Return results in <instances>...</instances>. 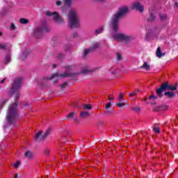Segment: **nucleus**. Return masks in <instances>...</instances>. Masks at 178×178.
Returning <instances> with one entry per match:
<instances>
[{
  "instance_id": "603ef678",
  "label": "nucleus",
  "mask_w": 178,
  "mask_h": 178,
  "mask_svg": "<svg viewBox=\"0 0 178 178\" xmlns=\"http://www.w3.org/2000/svg\"><path fill=\"white\" fill-rule=\"evenodd\" d=\"M15 178H17V175H15Z\"/></svg>"
},
{
  "instance_id": "1a4fd4ad",
  "label": "nucleus",
  "mask_w": 178,
  "mask_h": 178,
  "mask_svg": "<svg viewBox=\"0 0 178 178\" xmlns=\"http://www.w3.org/2000/svg\"><path fill=\"white\" fill-rule=\"evenodd\" d=\"M99 48V43L98 42H94L92 44V47L90 49H86L83 51V58H86V56H87V55L88 54H90V52H92V50L93 49H97Z\"/></svg>"
},
{
  "instance_id": "f3484780",
  "label": "nucleus",
  "mask_w": 178,
  "mask_h": 178,
  "mask_svg": "<svg viewBox=\"0 0 178 178\" xmlns=\"http://www.w3.org/2000/svg\"><path fill=\"white\" fill-rule=\"evenodd\" d=\"M24 155H25V157H26L28 159H31V158L34 156V154H33V152L29 150L25 152Z\"/></svg>"
},
{
  "instance_id": "f257e3e1",
  "label": "nucleus",
  "mask_w": 178,
  "mask_h": 178,
  "mask_svg": "<svg viewBox=\"0 0 178 178\" xmlns=\"http://www.w3.org/2000/svg\"><path fill=\"white\" fill-rule=\"evenodd\" d=\"M17 120V102L9 106L6 117V124L4 127H8L10 124H15Z\"/></svg>"
},
{
  "instance_id": "37998d69",
  "label": "nucleus",
  "mask_w": 178,
  "mask_h": 178,
  "mask_svg": "<svg viewBox=\"0 0 178 178\" xmlns=\"http://www.w3.org/2000/svg\"><path fill=\"white\" fill-rule=\"evenodd\" d=\"M129 97H134V95H136V92H132L131 93H129Z\"/></svg>"
},
{
  "instance_id": "58836bf2",
  "label": "nucleus",
  "mask_w": 178,
  "mask_h": 178,
  "mask_svg": "<svg viewBox=\"0 0 178 178\" xmlns=\"http://www.w3.org/2000/svg\"><path fill=\"white\" fill-rule=\"evenodd\" d=\"M154 19H155V15L151 14L149 20H150V21H152V20H154Z\"/></svg>"
},
{
  "instance_id": "20e7f679",
  "label": "nucleus",
  "mask_w": 178,
  "mask_h": 178,
  "mask_svg": "<svg viewBox=\"0 0 178 178\" xmlns=\"http://www.w3.org/2000/svg\"><path fill=\"white\" fill-rule=\"evenodd\" d=\"M110 27L112 30L111 37L113 40H115V41H129V40H130V37L127 36V35L118 32V30H119V24L118 28L116 30L113 29V27H112L111 22H110Z\"/></svg>"
},
{
  "instance_id": "a878e982",
  "label": "nucleus",
  "mask_w": 178,
  "mask_h": 178,
  "mask_svg": "<svg viewBox=\"0 0 178 178\" xmlns=\"http://www.w3.org/2000/svg\"><path fill=\"white\" fill-rule=\"evenodd\" d=\"M81 118H86V116H90V113L88 111H84L81 113Z\"/></svg>"
},
{
  "instance_id": "8fccbe9b",
  "label": "nucleus",
  "mask_w": 178,
  "mask_h": 178,
  "mask_svg": "<svg viewBox=\"0 0 178 178\" xmlns=\"http://www.w3.org/2000/svg\"><path fill=\"white\" fill-rule=\"evenodd\" d=\"M3 81H5V79L2 81H0V83L2 84V83H3Z\"/></svg>"
},
{
  "instance_id": "72a5a7b5",
  "label": "nucleus",
  "mask_w": 178,
  "mask_h": 178,
  "mask_svg": "<svg viewBox=\"0 0 178 178\" xmlns=\"http://www.w3.org/2000/svg\"><path fill=\"white\" fill-rule=\"evenodd\" d=\"M10 30H16V25L15 24L12 23L10 24Z\"/></svg>"
},
{
  "instance_id": "de8ad7c7",
  "label": "nucleus",
  "mask_w": 178,
  "mask_h": 178,
  "mask_svg": "<svg viewBox=\"0 0 178 178\" xmlns=\"http://www.w3.org/2000/svg\"><path fill=\"white\" fill-rule=\"evenodd\" d=\"M108 99H109V101H112V100L114 99V98L113 97H108Z\"/></svg>"
},
{
  "instance_id": "4c0bfd02",
  "label": "nucleus",
  "mask_w": 178,
  "mask_h": 178,
  "mask_svg": "<svg viewBox=\"0 0 178 178\" xmlns=\"http://www.w3.org/2000/svg\"><path fill=\"white\" fill-rule=\"evenodd\" d=\"M161 20H165V19H166V15L163 14L161 15Z\"/></svg>"
},
{
  "instance_id": "a211bd4d",
  "label": "nucleus",
  "mask_w": 178,
  "mask_h": 178,
  "mask_svg": "<svg viewBox=\"0 0 178 178\" xmlns=\"http://www.w3.org/2000/svg\"><path fill=\"white\" fill-rule=\"evenodd\" d=\"M131 110L136 112V113H141V108L140 106H135L131 108Z\"/></svg>"
},
{
  "instance_id": "7c9ffc66",
  "label": "nucleus",
  "mask_w": 178,
  "mask_h": 178,
  "mask_svg": "<svg viewBox=\"0 0 178 178\" xmlns=\"http://www.w3.org/2000/svg\"><path fill=\"white\" fill-rule=\"evenodd\" d=\"M13 166L17 169V168H19V166H20V161H17L15 163L13 164Z\"/></svg>"
},
{
  "instance_id": "f704fd0d",
  "label": "nucleus",
  "mask_w": 178,
  "mask_h": 178,
  "mask_svg": "<svg viewBox=\"0 0 178 178\" xmlns=\"http://www.w3.org/2000/svg\"><path fill=\"white\" fill-rule=\"evenodd\" d=\"M72 0H65V3H66L68 6H70V5L72 4Z\"/></svg>"
},
{
  "instance_id": "2eb2a0df",
  "label": "nucleus",
  "mask_w": 178,
  "mask_h": 178,
  "mask_svg": "<svg viewBox=\"0 0 178 178\" xmlns=\"http://www.w3.org/2000/svg\"><path fill=\"white\" fill-rule=\"evenodd\" d=\"M45 29H42L41 27L37 28L35 31H34V35H37L38 34H41L42 31H44Z\"/></svg>"
},
{
  "instance_id": "6ab92c4d",
  "label": "nucleus",
  "mask_w": 178,
  "mask_h": 178,
  "mask_svg": "<svg viewBox=\"0 0 178 178\" xmlns=\"http://www.w3.org/2000/svg\"><path fill=\"white\" fill-rule=\"evenodd\" d=\"M109 73H111V74H112L113 76H115L116 74H118V70L113 67H111L108 70Z\"/></svg>"
},
{
  "instance_id": "c9c22d12",
  "label": "nucleus",
  "mask_w": 178,
  "mask_h": 178,
  "mask_svg": "<svg viewBox=\"0 0 178 178\" xmlns=\"http://www.w3.org/2000/svg\"><path fill=\"white\" fill-rule=\"evenodd\" d=\"M117 59L118 60H120V59H122V55L119 53L117 54Z\"/></svg>"
},
{
  "instance_id": "412c9836",
  "label": "nucleus",
  "mask_w": 178,
  "mask_h": 178,
  "mask_svg": "<svg viewBox=\"0 0 178 178\" xmlns=\"http://www.w3.org/2000/svg\"><path fill=\"white\" fill-rule=\"evenodd\" d=\"M116 106L118 108H123V106H128V104H126L124 102H121L117 103Z\"/></svg>"
},
{
  "instance_id": "7ed1b4c3",
  "label": "nucleus",
  "mask_w": 178,
  "mask_h": 178,
  "mask_svg": "<svg viewBox=\"0 0 178 178\" xmlns=\"http://www.w3.org/2000/svg\"><path fill=\"white\" fill-rule=\"evenodd\" d=\"M67 19L68 24L72 28L80 27V22L79 21V18L77 17V13H76V10H70L67 15Z\"/></svg>"
},
{
  "instance_id": "423d86ee",
  "label": "nucleus",
  "mask_w": 178,
  "mask_h": 178,
  "mask_svg": "<svg viewBox=\"0 0 178 178\" xmlns=\"http://www.w3.org/2000/svg\"><path fill=\"white\" fill-rule=\"evenodd\" d=\"M46 15L47 16L51 17L53 20H54L56 23H58V24H63V23H65L63 18L60 17V15H59V13L56 11H46Z\"/></svg>"
},
{
  "instance_id": "ddd939ff",
  "label": "nucleus",
  "mask_w": 178,
  "mask_h": 178,
  "mask_svg": "<svg viewBox=\"0 0 178 178\" xmlns=\"http://www.w3.org/2000/svg\"><path fill=\"white\" fill-rule=\"evenodd\" d=\"M43 137H44V135H42L41 131H39L35 134V141H41L42 140H44V138Z\"/></svg>"
},
{
  "instance_id": "39448f33",
  "label": "nucleus",
  "mask_w": 178,
  "mask_h": 178,
  "mask_svg": "<svg viewBox=\"0 0 178 178\" xmlns=\"http://www.w3.org/2000/svg\"><path fill=\"white\" fill-rule=\"evenodd\" d=\"M22 87V78L15 79L13 83L12 88L10 91V95H14L15 99L19 97V88Z\"/></svg>"
},
{
  "instance_id": "473e14b6",
  "label": "nucleus",
  "mask_w": 178,
  "mask_h": 178,
  "mask_svg": "<svg viewBox=\"0 0 178 178\" xmlns=\"http://www.w3.org/2000/svg\"><path fill=\"white\" fill-rule=\"evenodd\" d=\"M153 130L154 133H159V131H161V129H159V127H154Z\"/></svg>"
},
{
  "instance_id": "09e8293b",
  "label": "nucleus",
  "mask_w": 178,
  "mask_h": 178,
  "mask_svg": "<svg viewBox=\"0 0 178 178\" xmlns=\"http://www.w3.org/2000/svg\"><path fill=\"white\" fill-rule=\"evenodd\" d=\"M96 1H98L99 2H104V1L105 0H96Z\"/></svg>"
},
{
  "instance_id": "0eeeda50",
  "label": "nucleus",
  "mask_w": 178,
  "mask_h": 178,
  "mask_svg": "<svg viewBox=\"0 0 178 178\" xmlns=\"http://www.w3.org/2000/svg\"><path fill=\"white\" fill-rule=\"evenodd\" d=\"M177 89V86H170L168 83L162 85L160 88L156 90V94L159 97H162L163 95V91L165 90H171V91H175Z\"/></svg>"
},
{
  "instance_id": "6e6552de",
  "label": "nucleus",
  "mask_w": 178,
  "mask_h": 178,
  "mask_svg": "<svg viewBox=\"0 0 178 178\" xmlns=\"http://www.w3.org/2000/svg\"><path fill=\"white\" fill-rule=\"evenodd\" d=\"M69 76H72V74L68 72L59 74V73L57 72L54 74L51 77H47V80H54V83H58V80H60V79H63L64 77H67Z\"/></svg>"
},
{
  "instance_id": "e433bc0d",
  "label": "nucleus",
  "mask_w": 178,
  "mask_h": 178,
  "mask_svg": "<svg viewBox=\"0 0 178 178\" xmlns=\"http://www.w3.org/2000/svg\"><path fill=\"white\" fill-rule=\"evenodd\" d=\"M27 56V54H24V55H21L19 56V59H21L22 60H23V59H24V58H26Z\"/></svg>"
},
{
  "instance_id": "c756f323",
  "label": "nucleus",
  "mask_w": 178,
  "mask_h": 178,
  "mask_svg": "<svg viewBox=\"0 0 178 178\" xmlns=\"http://www.w3.org/2000/svg\"><path fill=\"white\" fill-rule=\"evenodd\" d=\"M118 101L120 102H122L124 101V99H123V94H122V93L120 94Z\"/></svg>"
},
{
  "instance_id": "3c124183",
  "label": "nucleus",
  "mask_w": 178,
  "mask_h": 178,
  "mask_svg": "<svg viewBox=\"0 0 178 178\" xmlns=\"http://www.w3.org/2000/svg\"><path fill=\"white\" fill-rule=\"evenodd\" d=\"M0 35H2V33L1 32H0Z\"/></svg>"
},
{
  "instance_id": "bb28decb",
  "label": "nucleus",
  "mask_w": 178,
  "mask_h": 178,
  "mask_svg": "<svg viewBox=\"0 0 178 178\" xmlns=\"http://www.w3.org/2000/svg\"><path fill=\"white\" fill-rule=\"evenodd\" d=\"M49 133H51V129H48L46 132L43 134L42 138H45L47 136H49Z\"/></svg>"
},
{
  "instance_id": "cd10ccee",
  "label": "nucleus",
  "mask_w": 178,
  "mask_h": 178,
  "mask_svg": "<svg viewBox=\"0 0 178 178\" xmlns=\"http://www.w3.org/2000/svg\"><path fill=\"white\" fill-rule=\"evenodd\" d=\"M92 108V106L90 104H85L83 105L84 110H90Z\"/></svg>"
},
{
  "instance_id": "4468645a",
  "label": "nucleus",
  "mask_w": 178,
  "mask_h": 178,
  "mask_svg": "<svg viewBox=\"0 0 178 178\" xmlns=\"http://www.w3.org/2000/svg\"><path fill=\"white\" fill-rule=\"evenodd\" d=\"M164 95H165L167 98H174V97H176V94L173 92H165Z\"/></svg>"
},
{
  "instance_id": "f8f14e48",
  "label": "nucleus",
  "mask_w": 178,
  "mask_h": 178,
  "mask_svg": "<svg viewBox=\"0 0 178 178\" xmlns=\"http://www.w3.org/2000/svg\"><path fill=\"white\" fill-rule=\"evenodd\" d=\"M92 72H95V69H91L88 66H86L81 70V73H83V74H86V73H92Z\"/></svg>"
},
{
  "instance_id": "c85d7f7f",
  "label": "nucleus",
  "mask_w": 178,
  "mask_h": 178,
  "mask_svg": "<svg viewBox=\"0 0 178 178\" xmlns=\"http://www.w3.org/2000/svg\"><path fill=\"white\" fill-rule=\"evenodd\" d=\"M0 49H8V45L5 44H0Z\"/></svg>"
},
{
  "instance_id": "5701e85b",
  "label": "nucleus",
  "mask_w": 178,
  "mask_h": 178,
  "mask_svg": "<svg viewBox=\"0 0 178 178\" xmlns=\"http://www.w3.org/2000/svg\"><path fill=\"white\" fill-rule=\"evenodd\" d=\"M19 22L21 23V24H27V23H29V19H24V18H21L19 19Z\"/></svg>"
},
{
  "instance_id": "b1692460",
  "label": "nucleus",
  "mask_w": 178,
  "mask_h": 178,
  "mask_svg": "<svg viewBox=\"0 0 178 178\" xmlns=\"http://www.w3.org/2000/svg\"><path fill=\"white\" fill-rule=\"evenodd\" d=\"M74 116V113H71L66 116V119L67 120H70L71 119H73Z\"/></svg>"
},
{
  "instance_id": "9b49d317",
  "label": "nucleus",
  "mask_w": 178,
  "mask_h": 178,
  "mask_svg": "<svg viewBox=\"0 0 178 178\" xmlns=\"http://www.w3.org/2000/svg\"><path fill=\"white\" fill-rule=\"evenodd\" d=\"M140 68L145 70V72H149V70H151V65H149V63L144 62V63L142 66H140Z\"/></svg>"
},
{
  "instance_id": "aec40b11",
  "label": "nucleus",
  "mask_w": 178,
  "mask_h": 178,
  "mask_svg": "<svg viewBox=\"0 0 178 178\" xmlns=\"http://www.w3.org/2000/svg\"><path fill=\"white\" fill-rule=\"evenodd\" d=\"M168 108H169V106H168L166 105H163V106H159V108L155 109L154 111H166Z\"/></svg>"
},
{
  "instance_id": "ea45409f",
  "label": "nucleus",
  "mask_w": 178,
  "mask_h": 178,
  "mask_svg": "<svg viewBox=\"0 0 178 178\" xmlns=\"http://www.w3.org/2000/svg\"><path fill=\"white\" fill-rule=\"evenodd\" d=\"M61 3H62V2H61L60 1H57L56 2V5L57 6H60V5H61Z\"/></svg>"
},
{
  "instance_id": "a19ab883",
  "label": "nucleus",
  "mask_w": 178,
  "mask_h": 178,
  "mask_svg": "<svg viewBox=\"0 0 178 178\" xmlns=\"http://www.w3.org/2000/svg\"><path fill=\"white\" fill-rule=\"evenodd\" d=\"M72 69H73V66H68L66 70H67V72H69V70H72Z\"/></svg>"
},
{
  "instance_id": "49530a36",
  "label": "nucleus",
  "mask_w": 178,
  "mask_h": 178,
  "mask_svg": "<svg viewBox=\"0 0 178 178\" xmlns=\"http://www.w3.org/2000/svg\"><path fill=\"white\" fill-rule=\"evenodd\" d=\"M139 91H140V90L136 89V90H135V91H134V92H135V93H136V95H137V93H138Z\"/></svg>"
},
{
  "instance_id": "393cba45",
  "label": "nucleus",
  "mask_w": 178,
  "mask_h": 178,
  "mask_svg": "<svg viewBox=\"0 0 178 178\" xmlns=\"http://www.w3.org/2000/svg\"><path fill=\"white\" fill-rule=\"evenodd\" d=\"M102 31H104V26H101L100 28L97 29L95 31V33L96 34H101V33H102Z\"/></svg>"
},
{
  "instance_id": "2f4dec72",
  "label": "nucleus",
  "mask_w": 178,
  "mask_h": 178,
  "mask_svg": "<svg viewBox=\"0 0 178 178\" xmlns=\"http://www.w3.org/2000/svg\"><path fill=\"white\" fill-rule=\"evenodd\" d=\"M111 106H112V104L111 102H108L106 104V111L109 110V108H111Z\"/></svg>"
},
{
  "instance_id": "4be33fe9",
  "label": "nucleus",
  "mask_w": 178,
  "mask_h": 178,
  "mask_svg": "<svg viewBox=\"0 0 178 178\" xmlns=\"http://www.w3.org/2000/svg\"><path fill=\"white\" fill-rule=\"evenodd\" d=\"M5 63H9L10 62V54H6L4 58Z\"/></svg>"
},
{
  "instance_id": "dca6fc26",
  "label": "nucleus",
  "mask_w": 178,
  "mask_h": 178,
  "mask_svg": "<svg viewBox=\"0 0 178 178\" xmlns=\"http://www.w3.org/2000/svg\"><path fill=\"white\" fill-rule=\"evenodd\" d=\"M156 54L157 58H162V56H165V54L162 53V51H161V47H159L157 49Z\"/></svg>"
},
{
  "instance_id": "9d476101",
  "label": "nucleus",
  "mask_w": 178,
  "mask_h": 178,
  "mask_svg": "<svg viewBox=\"0 0 178 178\" xmlns=\"http://www.w3.org/2000/svg\"><path fill=\"white\" fill-rule=\"evenodd\" d=\"M131 8L132 9H135V10H138V12H144V6H143V5H141V3L138 2H136L134 4H132Z\"/></svg>"
},
{
  "instance_id": "c03bdc74",
  "label": "nucleus",
  "mask_w": 178,
  "mask_h": 178,
  "mask_svg": "<svg viewBox=\"0 0 178 178\" xmlns=\"http://www.w3.org/2000/svg\"><path fill=\"white\" fill-rule=\"evenodd\" d=\"M155 98H156V97H155L154 95H152V96H149V99H155Z\"/></svg>"
},
{
  "instance_id": "f03ea898",
  "label": "nucleus",
  "mask_w": 178,
  "mask_h": 178,
  "mask_svg": "<svg viewBox=\"0 0 178 178\" xmlns=\"http://www.w3.org/2000/svg\"><path fill=\"white\" fill-rule=\"evenodd\" d=\"M127 13H129V7L124 6L120 7L116 13L112 16L110 23H111V27H113V30H118L119 28V20Z\"/></svg>"
},
{
  "instance_id": "79ce46f5",
  "label": "nucleus",
  "mask_w": 178,
  "mask_h": 178,
  "mask_svg": "<svg viewBox=\"0 0 178 178\" xmlns=\"http://www.w3.org/2000/svg\"><path fill=\"white\" fill-rule=\"evenodd\" d=\"M66 86H67V83L66 82H65L64 83H63L61 85V88H65V87H66Z\"/></svg>"
},
{
  "instance_id": "a18cd8bd",
  "label": "nucleus",
  "mask_w": 178,
  "mask_h": 178,
  "mask_svg": "<svg viewBox=\"0 0 178 178\" xmlns=\"http://www.w3.org/2000/svg\"><path fill=\"white\" fill-rule=\"evenodd\" d=\"M112 109L111 110H107L106 111V113H107V114H109V113H112Z\"/></svg>"
}]
</instances>
